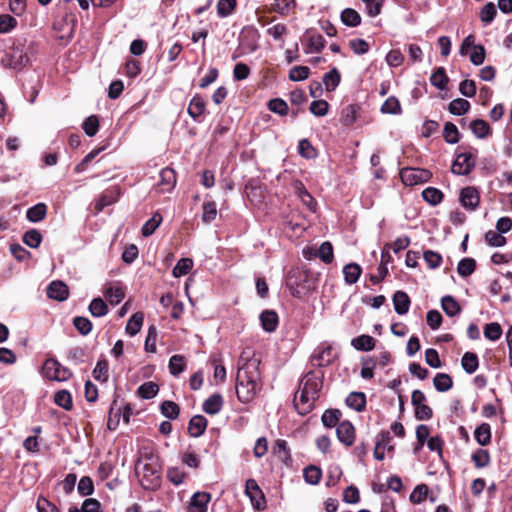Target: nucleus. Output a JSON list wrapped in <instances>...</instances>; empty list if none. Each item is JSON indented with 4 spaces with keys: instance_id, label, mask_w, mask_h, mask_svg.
Here are the masks:
<instances>
[{
    "instance_id": "obj_1",
    "label": "nucleus",
    "mask_w": 512,
    "mask_h": 512,
    "mask_svg": "<svg viewBox=\"0 0 512 512\" xmlns=\"http://www.w3.org/2000/svg\"><path fill=\"white\" fill-rule=\"evenodd\" d=\"M261 360L251 348H245L239 358L236 394L239 401L251 402L262 388Z\"/></svg>"
},
{
    "instance_id": "obj_2",
    "label": "nucleus",
    "mask_w": 512,
    "mask_h": 512,
    "mask_svg": "<svg viewBox=\"0 0 512 512\" xmlns=\"http://www.w3.org/2000/svg\"><path fill=\"white\" fill-rule=\"evenodd\" d=\"M321 388L322 380L315 374L308 373L302 378L294 396V404L299 414L305 415L313 409Z\"/></svg>"
},
{
    "instance_id": "obj_3",
    "label": "nucleus",
    "mask_w": 512,
    "mask_h": 512,
    "mask_svg": "<svg viewBox=\"0 0 512 512\" xmlns=\"http://www.w3.org/2000/svg\"><path fill=\"white\" fill-rule=\"evenodd\" d=\"M142 487L146 490H157L161 485L160 470L152 463H139L136 467Z\"/></svg>"
},
{
    "instance_id": "obj_4",
    "label": "nucleus",
    "mask_w": 512,
    "mask_h": 512,
    "mask_svg": "<svg viewBox=\"0 0 512 512\" xmlns=\"http://www.w3.org/2000/svg\"><path fill=\"white\" fill-rule=\"evenodd\" d=\"M29 61L27 54L24 52V44L17 40L7 50L2 62L5 66L13 69L23 68Z\"/></svg>"
},
{
    "instance_id": "obj_5",
    "label": "nucleus",
    "mask_w": 512,
    "mask_h": 512,
    "mask_svg": "<svg viewBox=\"0 0 512 512\" xmlns=\"http://www.w3.org/2000/svg\"><path fill=\"white\" fill-rule=\"evenodd\" d=\"M399 174L403 184L406 186L426 183L432 176V173L428 169L418 167L401 168Z\"/></svg>"
},
{
    "instance_id": "obj_6",
    "label": "nucleus",
    "mask_w": 512,
    "mask_h": 512,
    "mask_svg": "<svg viewBox=\"0 0 512 512\" xmlns=\"http://www.w3.org/2000/svg\"><path fill=\"white\" fill-rule=\"evenodd\" d=\"M43 374L47 379L59 382L67 381L72 377L71 370L53 358H49L44 362Z\"/></svg>"
},
{
    "instance_id": "obj_7",
    "label": "nucleus",
    "mask_w": 512,
    "mask_h": 512,
    "mask_svg": "<svg viewBox=\"0 0 512 512\" xmlns=\"http://www.w3.org/2000/svg\"><path fill=\"white\" fill-rule=\"evenodd\" d=\"M245 493L256 510H264L266 508L265 495L254 479H248L246 481Z\"/></svg>"
},
{
    "instance_id": "obj_8",
    "label": "nucleus",
    "mask_w": 512,
    "mask_h": 512,
    "mask_svg": "<svg viewBox=\"0 0 512 512\" xmlns=\"http://www.w3.org/2000/svg\"><path fill=\"white\" fill-rule=\"evenodd\" d=\"M462 206L469 210H475L480 202L479 192L474 187H465L460 192Z\"/></svg>"
},
{
    "instance_id": "obj_9",
    "label": "nucleus",
    "mask_w": 512,
    "mask_h": 512,
    "mask_svg": "<svg viewBox=\"0 0 512 512\" xmlns=\"http://www.w3.org/2000/svg\"><path fill=\"white\" fill-rule=\"evenodd\" d=\"M338 440L346 446L353 445L355 441V428L349 421H342L336 429Z\"/></svg>"
},
{
    "instance_id": "obj_10",
    "label": "nucleus",
    "mask_w": 512,
    "mask_h": 512,
    "mask_svg": "<svg viewBox=\"0 0 512 512\" xmlns=\"http://www.w3.org/2000/svg\"><path fill=\"white\" fill-rule=\"evenodd\" d=\"M306 276L299 270H291L288 273L286 285L291 291L293 296H300L303 292L301 282L304 281Z\"/></svg>"
},
{
    "instance_id": "obj_11",
    "label": "nucleus",
    "mask_w": 512,
    "mask_h": 512,
    "mask_svg": "<svg viewBox=\"0 0 512 512\" xmlns=\"http://www.w3.org/2000/svg\"><path fill=\"white\" fill-rule=\"evenodd\" d=\"M211 500V495L207 492H196L192 497L188 507V512H207V505Z\"/></svg>"
},
{
    "instance_id": "obj_12",
    "label": "nucleus",
    "mask_w": 512,
    "mask_h": 512,
    "mask_svg": "<svg viewBox=\"0 0 512 512\" xmlns=\"http://www.w3.org/2000/svg\"><path fill=\"white\" fill-rule=\"evenodd\" d=\"M47 295L51 299L64 301L69 295L68 286L61 281H53L48 286Z\"/></svg>"
},
{
    "instance_id": "obj_13",
    "label": "nucleus",
    "mask_w": 512,
    "mask_h": 512,
    "mask_svg": "<svg viewBox=\"0 0 512 512\" xmlns=\"http://www.w3.org/2000/svg\"><path fill=\"white\" fill-rule=\"evenodd\" d=\"M103 293L107 301L113 306L118 305L125 297V289L120 284L107 286Z\"/></svg>"
},
{
    "instance_id": "obj_14",
    "label": "nucleus",
    "mask_w": 512,
    "mask_h": 512,
    "mask_svg": "<svg viewBox=\"0 0 512 512\" xmlns=\"http://www.w3.org/2000/svg\"><path fill=\"white\" fill-rule=\"evenodd\" d=\"M119 195L120 190L118 187H113L111 189L106 190L95 204V209L98 212L102 211L105 207L115 203L118 200Z\"/></svg>"
},
{
    "instance_id": "obj_15",
    "label": "nucleus",
    "mask_w": 512,
    "mask_h": 512,
    "mask_svg": "<svg viewBox=\"0 0 512 512\" xmlns=\"http://www.w3.org/2000/svg\"><path fill=\"white\" fill-rule=\"evenodd\" d=\"M410 303V298L404 291H396L393 295L394 309L399 315H404L408 312Z\"/></svg>"
},
{
    "instance_id": "obj_16",
    "label": "nucleus",
    "mask_w": 512,
    "mask_h": 512,
    "mask_svg": "<svg viewBox=\"0 0 512 512\" xmlns=\"http://www.w3.org/2000/svg\"><path fill=\"white\" fill-rule=\"evenodd\" d=\"M207 427V419L202 415L193 416L188 425V432L192 437L201 436Z\"/></svg>"
},
{
    "instance_id": "obj_17",
    "label": "nucleus",
    "mask_w": 512,
    "mask_h": 512,
    "mask_svg": "<svg viewBox=\"0 0 512 512\" xmlns=\"http://www.w3.org/2000/svg\"><path fill=\"white\" fill-rule=\"evenodd\" d=\"M260 321H261L262 328L266 332L275 331L278 326V323H279L278 315L273 310L263 311L260 315Z\"/></svg>"
},
{
    "instance_id": "obj_18",
    "label": "nucleus",
    "mask_w": 512,
    "mask_h": 512,
    "mask_svg": "<svg viewBox=\"0 0 512 512\" xmlns=\"http://www.w3.org/2000/svg\"><path fill=\"white\" fill-rule=\"evenodd\" d=\"M222 406V396L220 394H214L204 401L202 409L207 414L215 415L221 410Z\"/></svg>"
},
{
    "instance_id": "obj_19",
    "label": "nucleus",
    "mask_w": 512,
    "mask_h": 512,
    "mask_svg": "<svg viewBox=\"0 0 512 512\" xmlns=\"http://www.w3.org/2000/svg\"><path fill=\"white\" fill-rule=\"evenodd\" d=\"M334 358L333 349L331 346L323 347L318 353L312 357L313 364L319 367L329 365Z\"/></svg>"
},
{
    "instance_id": "obj_20",
    "label": "nucleus",
    "mask_w": 512,
    "mask_h": 512,
    "mask_svg": "<svg viewBox=\"0 0 512 512\" xmlns=\"http://www.w3.org/2000/svg\"><path fill=\"white\" fill-rule=\"evenodd\" d=\"M176 184V173L171 168H163L160 171L159 185L162 191H170Z\"/></svg>"
},
{
    "instance_id": "obj_21",
    "label": "nucleus",
    "mask_w": 512,
    "mask_h": 512,
    "mask_svg": "<svg viewBox=\"0 0 512 512\" xmlns=\"http://www.w3.org/2000/svg\"><path fill=\"white\" fill-rule=\"evenodd\" d=\"M205 107H206V104H205L204 99L199 95H195L189 103L188 114L194 120H196L198 117L203 115V113L205 112Z\"/></svg>"
},
{
    "instance_id": "obj_22",
    "label": "nucleus",
    "mask_w": 512,
    "mask_h": 512,
    "mask_svg": "<svg viewBox=\"0 0 512 512\" xmlns=\"http://www.w3.org/2000/svg\"><path fill=\"white\" fill-rule=\"evenodd\" d=\"M361 272V267L356 263H349L345 265L343 268L345 282L349 285L356 283L361 275Z\"/></svg>"
},
{
    "instance_id": "obj_23",
    "label": "nucleus",
    "mask_w": 512,
    "mask_h": 512,
    "mask_svg": "<svg viewBox=\"0 0 512 512\" xmlns=\"http://www.w3.org/2000/svg\"><path fill=\"white\" fill-rule=\"evenodd\" d=\"M461 365L464 371L468 374L474 373L479 366V360L476 353L466 352L462 356Z\"/></svg>"
},
{
    "instance_id": "obj_24",
    "label": "nucleus",
    "mask_w": 512,
    "mask_h": 512,
    "mask_svg": "<svg viewBox=\"0 0 512 512\" xmlns=\"http://www.w3.org/2000/svg\"><path fill=\"white\" fill-rule=\"evenodd\" d=\"M346 404L350 408L360 412L365 408L366 396L362 392H352L347 396Z\"/></svg>"
},
{
    "instance_id": "obj_25",
    "label": "nucleus",
    "mask_w": 512,
    "mask_h": 512,
    "mask_svg": "<svg viewBox=\"0 0 512 512\" xmlns=\"http://www.w3.org/2000/svg\"><path fill=\"white\" fill-rule=\"evenodd\" d=\"M46 213L47 206L44 203H38L27 210L26 217L30 222L36 223L43 220Z\"/></svg>"
},
{
    "instance_id": "obj_26",
    "label": "nucleus",
    "mask_w": 512,
    "mask_h": 512,
    "mask_svg": "<svg viewBox=\"0 0 512 512\" xmlns=\"http://www.w3.org/2000/svg\"><path fill=\"white\" fill-rule=\"evenodd\" d=\"M352 346L360 351H371L375 347V339L369 335H360L351 341Z\"/></svg>"
},
{
    "instance_id": "obj_27",
    "label": "nucleus",
    "mask_w": 512,
    "mask_h": 512,
    "mask_svg": "<svg viewBox=\"0 0 512 512\" xmlns=\"http://www.w3.org/2000/svg\"><path fill=\"white\" fill-rule=\"evenodd\" d=\"M144 315L142 312L134 313L127 322L126 332L130 336H135L142 328Z\"/></svg>"
},
{
    "instance_id": "obj_28",
    "label": "nucleus",
    "mask_w": 512,
    "mask_h": 512,
    "mask_svg": "<svg viewBox=\"0 0 512 512\" xmlns=\"http://www.w3.org/2000/svg\"><path fill=\"white\" fill-rule=\"evenodd\" d=\"M391 442V437L389 432H382L378 436V439L376 441L375 449H374V457L377 460H383L385 458V449L386 444H389Z\"/></svg>"
},
{
    "instance_id": "obj_29",
    "label": "nucleus",
    "mask_w": 512,
    "mask_h": 512,
    "mask_svg": "<svg viewBox=\"0 0 512 512\" xmlns=\"http://www.w3.org/2000/svg\"><path fill=\"white\" fill-rule=\"evenodd\" d=\"M441 306L447 316L453 317L460 313L461 307L458 302L450 295H446L441 300Z\"/></svg>"
},
{
    "instance_id": "obj_30",
    "label": "nucleus",
    "mask_w": 512,
    "mask_h": 512,
    "mask_svg": "<svg viewBox=\"0 0 512 512\" xmlns=\"http://www.w3.org/2000/svg\"><path fill=\"white\" fill-rule=\"evenodd\" d=\"M434 387L439 392H446L453 386V380L450 375L446 373H438L433 379Z\"/></svg>"
},
{
    "instance_id": "obj_31",
    "label": "nucleus",
    "mask_w": 512,
    "mask_h": 512,
    "mask_svg": "<svg viewBox=\"0 0 512 512\" xmlns=\"http://www.w3.org/2000/svg\"><path fill=\"white\" fill-rule=\"evenodd\" d=\"M474 437L476 441L481 445L485 446L490 443L491 440V428L487 423H482L474 431Z\"/></svg>"
},
{
    "instance_id": "obj_32",
    "label": "nucleus",
    "mask_w": 512,
    "mask_h": 512,
    "mask_svg": "<svg viewBox=\"0 0 512 512\" xmlns=\"http://www.w3.org/2000/svg\"><path fill=\"white\" fill-rule=\"evenodd\" d=\"M470 129L477 138H485L491 132L489 124L482 119L473 120Z\"/></svg>"
},
{
    "instance_id": "obj_33",
    "label": "nucleus",
    "mask_w": 512,
    "mask_h": 512,
    "mask_svg": "<svg viewBox=\"0 0 512 512\" xmlns=\"http://www.w3.org/2000/svg\"><path fill=\"white\" fill-rule=\"evenodd\" d=\"M341 21L346 26L356 27L361 23V17L356 10L352 8H346L341 13Z\"/></svg>"
},
{
    "instance_id": "obj_34",
    "label": "nucleus",
    "mask_w": 512,
    "mask_h": 512,
    "mask_svg": "<svg viewBox=\"0 0 512 512\" xmlns=\"http://www.w3.org/2000/svg\"><path fill=\"white\" fill-rule=\"evenodd\" d=\"M162 222V215L155 212L153 216L143 225L141 232L144 237L152 235Z\"/></svg>"
},
{
    "instance_id": "obj_35",
    "label": "nucleus",
    "mask_w": 512,
    "mask_h": 512,
    "mask_svg": "<svg viewBox=\"0 0 512 512\" xmlns=\"http://www.w3.org/2000/svg\"><path fill=\"white\" fill-rule=\"evenodd\" d=\"M341 76L337 68L331 69L323 76V83L327 91H333L339 85Z\"/></svg>"
},
{
    "instance_id": "obj_36",
    "label": "nucleus",
    "mask_w": 512,
    "mask_h": 512,
    "mask_svg": "<svg viewBox=\"0 0 512 512\" xmlns=\"http://www.w3.org/2000/svg\"><path fill=\"white\" fill-rule=\"evenodd\" d=\"M54 402L59 407L69 411L73 407L72 396L67 390H60L54 395Z\"/></svg>"
},
{
    "instance_id": "obj_37",
    "label": "nucleus",
    "mask_w": 512,
    "mask_h": 512,
    "mask_svg": "<svg viewBox=\"0 0 512 512\" xmlns=\"http://www.w3.org/2000/svg\"><path fill=\"white\" fill-rule=\"evenodd\" d=\"M470 109V103L466 99L457 98L450 102L449 112L453 115H463Z\"/></svg>"
},
{
    "instance_id": "obj_38",
    "label": "nucleus",
    "mask_w": 512,
    "mask_h": 512,
    "mask_svg": "<svg viewBox=\"0 0 512 512\" xmlns=\"http://www.w3.org/2000/svg\"><path fill=\"white\" fill-rule=\"evenodd\" d=\"M449 79L443 67H438L430 77V82L438 89H445Z\"/></svg>"
},
{
    "instance_id": "obj_39",
    "label": "nucleus",
    "mask_w": 512,
    "mask_h": 512,
    "mask_svg": "<svg viewBox=\"0 0 512 512\" xmlns=\"http://www.w3.org/2000/svg\"><path fill=\"white\" fill-rule=\"evenodd\" d=\"M89 311L94 317H103L109 310L105 301L102 298L97 297L91 301Z\"/></svg>"
},
{
    "instance_id": "obj_40",
    "label": "nucleus",
    "mask_w": 512,
    "mask_h": 512,
    "mask_svg": "<svg viewBox=\"0 0 512 512\" xmlns=\"http://www.w3.org/2000/svg\"><path fill=\"white\" fill-rule=\"evenodd\" d=\"M443 193L434 187H427L422 191L423 199L431 205H438L443 200Z\"/></svg>"
},
{
    "instance_id": "obj_41",
    "label": "nucleus",
    "mask_w": 512,
    "mask_h": 512,
    "mask_svg": "<svg viewBox=\"0 0 512 512\" xmlns=\"http://www.w3.org/2000/svg\"><path fill=\"white\" fill-rule=\"evenodd\" d=\"M341 412L338 409H328L322 415V423L328 428L338 426Z\"/></svg>"
},
{
    "instance_id": "obj_42",
    "label": "nucleus",
    "mask_w": 512,
    "mask_h": 512,
    "mask_svg": "<svg viewBox=\"0 0 512 512\" xmlns=\"http://www.w3.org/2000/svg\"><path fill=\"white\" fill-rule=\"evenodd\" d=\"M185 358L182 355H173L169 360V371L173 376H178L185 370Z\"/></svg>"
},
{
    "instance_id": "obj_43",
    "label": "nucleus",
    "mask_w": 512,
    "mask_h": 512,
    "mask_svg": "<svg viewBox=\"0 0 512 512\" xmlns=\"http://www.w3.org/2000/svg\"><path fill=\"white\" fill-rule=\"evenodd\" d=\"M316 256L319 257L324 263L329 264L334 259L333 246L329 241L323 242L318 251L316 252Z\"/></svg>"
},
{
    "instance_id": "obj_44",
    "label": "nucleus",
    "mask_w": 512,
    "mask_h": 512,
    "mask_svg": "<svg viewBox=\"0 0 512 512\" xmlns=\"http://www.w3.org/2000/svg\"><path fill=\"white\" fill-rule=\"evenodd\" d=\"M202 210V221L204 223L209 224L216 219L217 206L214 201L204 202Z\"/></svg>"
},
{
    "instance_id": "obj_45",
    "label": "nucleus",
    "mask_w": 512,
    "mask_h": 512,
    "mask_svg": "<svg viewBox=\"0 0 512 512\" xmlns=\"http://www.w3.org/2000/svg\"><path fill=\"white\" fill-rule=\"evenodd\" d=\"M22 240L27 246L37 248L41 244L42 235L37 229H30L24 233Z\"/></svg>"
},
{
    "instance_id": "obj_46",
    "label": "nucleus",
    "mask_w": 512,
    "mask_h": 512,
    "mask_svg": "<svg viewBox=\"0 0 512 512\" xmlns=\"http://www.w3.org/2000/svg\"><path fill=\"white\" fill-rule=\"evenodd\" d=\"M325 39L320 34H310L308 37V50L310 53H319L325 46Z\"/></svg>"
},
{
    "instance_id": "obj_47",
    "label": "nucleus",
    "mask_w": 512,
    "mask_h": 512,
    "mask_svg": "<svg viewBox=\"0 0 512 512\" xmlns=\"http://www.w3.org/2000/svg\"><path fill=\"white\" fill-rule=\"evenodd\" d=\"M476 268V262L472 258H463L457 266V272L462 277L470 276Z\"/></svg>"
},
{
    "instance_id": "obj_48",
    "label": "nucleus",
    "mask_w": 512,
    "mask_h": 512,
    "mask_svg": "<svg viewBox=\"0 0 512 512\" xmlns=\"http://www.w3.org/2000/svg\"><path fill=\"white\" fill-rule=\"evenodd\" d=\"M159 386L154 382H145L138 388V395L143 399H151L157 395Z\"/></svg>"
},
{
    "instance_id": "obj_49",
    "label": "nucleus",
    "mask_w": 512,
    "mask_h": 512,
    "mask_svg": "<svg viewBox=\"0 0 512 512\" xmlns=\"http://www.w3.org/2000/svg\"><path fill=\"white\" fill-rule=\"evenodd\" d=\"M180 407L173 401H164L161 404V413L168 419L174 420L179 416Z\"/></svg>"
},
{
    "instance_id": "obj_50",
    "label": "nucleus",
    "mask_w": 512,
    "mask_h": 512,
    "mask_svg": "<svg viewBox=\"0 0 512 512\" xmlns=\"http://www.w3.org/2000/svg\"><path fill=\"white\" fill-rule=\"evenodd\" d=\"M93 377L102 382H106L109 377L108 372V362L105 359H100L97 361L96 366L93 370Z\"/></svg>"
},
{
    "instance_id": "obj_51",
    "label": "nucleus",
    "mask_w": 512,
    "mask_h": 512,
    "mask_svg": "<svg viewBox=\"0 0 512 512\" xmlns=\"http://www.w3.org/2000/svg\"><path fill=\"white\" fill-rule=\"evenodd\" d=\"M273 453L285 462L291 458L290 449L288 448L287 442L283 439L276 440L273 446Z\"/></svg>"
},
{
    "instance_id": "obj_52",
    "label": "nucleus",
    "mask_w": 512,
    "mask_h": 512,
    "mask_svg": "<svg viewBox=\"0 0 512 512\" xmlns=\"http://www.w3.org/2000/svg\"><path fill=\"white\" fill-rule=\"evenodd\" d=\"M193 261L190 258H182L180 259L175 267L173 268V276L181 277L189 273L192 269Z\"/></svg>"
},
{
    "instance_id": "obj_53",
    "label": "nucleus",
    "mask_w": 512,
    "mask_h": 512,
    "mask_svg": "<svg viewBox=\"0 0 512 512\" xmlns=\"http://www.w3.org/2000/svg\"><path fill=\"white\" fill-rule=\"evenodd\" d=\"M381 112L385 114H400L401 105L399 100L394 96L387 98L381 106Z\"/></svg>"
},
{
    "instance_id": "obj_54",
    "label": "nucleus",
    "mask_w": 512,
    "mask_h": 512,
    "mask_svg": "<svg viewBox=\"0 0 512 512\" xmlns=\"http://www.w3.org/2000/svg\"><path fill=\"white\" fill-rule=\"evenodd\" d=\"M502 335L501 325L497 322H491L485 325L484 327V336L491 340L496 341L500 339Z\"/></svg>"
},
{
    "instance_id": "obj_55",
    "label": "nucleus",
    "mask_w": 512,
    "mask_h": 512,
    "mask_svg": "<svg viewBox=\"0 0 512 512\" xmlns=\"http://www.w3.org/2000/svg\"><path fill=\"white\" fill-rule=\"evenodd\" d=\"M303 475L307 483L315 485L319 483L322 476V472L320 468L311 465L304 469Z\"/></svg>"
},
{
    "instance_id": "obj_56",
    "label": "nucleus",
    "mask_w": 512,
    "mask_h": 512,
    "mask_svg": "<svg viewBox=\"0 0 512 512\" xmlns=\"http://www.w3.org/2000/svg\"><path fill=\"white\" fill-rule=\"evenodd\" d=\"M82 128L87 136L93 137L96 135L99 129V120L97 116L91 115L85 119L83 122Z\"/></svg>"
},
{
    "instance_id": "obj_57",
    "label": "nucleus",
    "mask_w": 512,
    "mask_h": 512,
    "mask_svg": "<svg viewBox=\"0 0 512 512\" xmlns=\"http://www.w3.org/2000/svg\"><path fill=\"white\" fill-rule=\"evenodd\" d=\"M497 14L496 7L492 2L487 3L480 11V19L485 24H490Z\"/></svg>"
},
{
    "instance_id": "obj_58",
    "label": "nucleus",
    "mask_w": 512,
    "mask_h": 512,
    "mask_svg": "<svg viewBox=\"0 0 512 512\" xmlns=\"http://www.w3.org/2000/svg\"><path fill=\"white\" fill-rule=\"evenodd\" d=\"M472 461L477 468L486 467L490 462V455L485 449H477L472 454Z\"/></svg>"
},
{
    "instance_id": "obj_59",
    "label": "nucleus",
    "mask_w": 512,
    "mask_h": 512,
    "mask_svg": "<svg viewBox=\"0 0 512 512\" xmlns=\"http://www.w3.org/2000/svg\"><path fill=\"white\" fill-rule=\"evenodd\" d=\"M443 136L446 142L455 144L459 141V132L455 124L447 122L444 126Z\"/></svg>"
},
{
    "instance_id": "obj_60",
    "label": "nucleus",
    "mask_w": 512,
    "mask_h": 512,
    "mask_svg": "<svg viewBox=\"0 0 512 512\" xmlns=\"http://www.w3.org/2000/svg\"><path fill=\"white\" fill-rule=\"evenodd\" d=\"M298 150L300 156L303 158L313 159L317 157V152L315 148L307 139H303L299 142Z\"/></svg>"
},
{
    "instance_id": "obj_61",
    "label": "nucleus",
    "mask_w": 512,
    "mask_h": 512,
    "mask_svg": "<svg viewBox=\"0 0 512 512\" xmlns=\"http://www.w3.org/2000/svg\"><path fill=\"white\" fill-rule=\"evenodd\" d=\"M236 7V0H219L217 3V13L220 17L229 16Z\"/></svg>"
},
{
    "instance_id": "obj_62",
    "label": "nucleus",
    "mask_w": 512,
    "mask_h": 512,
    "mask_svg": "<svg viewBox=\"0 0 512 512\" xmlns=\"http://www.w3.org/2000/svg\"><path fill=\"white\" fill-rule=\"evenodd\" d=\"M423 257L430 269L438 268L442 263V256L438 252L432 250L425 251Z\"/></svg>"
},
{
    "instance_id": "obj_63",
    "label": "nucleus",
    "mask_w": 512,
    "mask_h": 512,
    "mask_svg": "<svg viewBox=\"0 0 512 512\" xmlns=\"http://www.w3.org/2000/svg\"><path fill=\"white\" fill-rule=\"evenodd\" d=\"M268 108L270 111L279 114V115H286L288 113V105L287 103L280 99L275 98L268 102Z\"/></svg>"
},
{
    "instance_id": "obj_64",
    "label": "nucleus",
    "mask_w": 512,
    "mask_h": 512,
    "mask_svg": "<svg viewBox=\"0 0 512 512\" xmlns=\"http://www.w3.org/2000/svg\"><path fill=\"white\" fill-rule=\"evenodd\" d=\"M485 240L487 241V243L490 246H493V247H501V246L505 245V243H506V238L504 236H502L501 233L493 231V230H489L485 234Z\"/></svg>"
}]
</instances>
